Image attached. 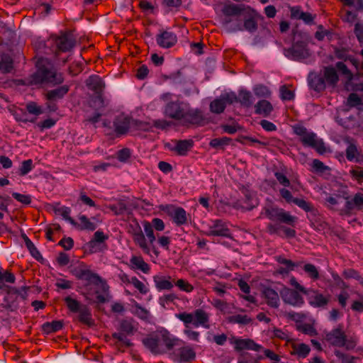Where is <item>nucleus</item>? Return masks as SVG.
<instances>
[{"instance_id": "nucleus-1", "label": "nucleus", "mask_w": 363, "mask_h": 363, "mask_svg": "<svg viewBox=\"0 0 363 363\" xmlns=\"http://www.w3.org/2000/svg\"><path fill=\"white\" fill-rule=\"evenodd\" d=\"M175 316L184 323V334L190 340L199 342L200 336L199 332L192 330L191 326L194 328L202 327L205 329H209L211 327V315L202 308H196L191 313H179Z\"/></svg>"}, {"instance_id": "nucleus-2", "label": "nucleus", "mask_w": 363, "mask_h": 363, "mask_svg": "<svg viewBox=\"0 0 363 363\" xmlns=\"http://www.w3.org/2000/svg\"><path fill=\"white\" fill-rule=\"evenodd\" d=\"M173 96L170 93H164L160 96V100L166 104L164 115L175 120L185 119L194 123H198L201 118V113L191 109L189 104L186 103L174 100Z\"/></svg>"}, {"instance_id": "nucleus-3", "label": "nucleus", "mask_w": 363, "mask_h": 363, "mask_svg": "<svg viewBox=\"0 0 363 363\" xmlns=\"http://www.w3.org/2000/svg\"><path fill=\"white\" fill-rule=\"evenodd\" d=\"M177 341L167 330L152 333L142 340L144 346L154 354L162 353L164 346L169 350H172Z\"/></svg>"}, {"instance_id": "nucleus-4", "label": "nucleus", "mask_w": 363, "mask_h": 363, "mask_svg": "<svg viewBox=\"0 0 363 363\" xmlns=\"http://www.w3.org/2000/svg\"><path fill=\"white\" fill-rule=\"evenodd\" d=\"M137 330L133 320L125 319L120 321L118 331L111 335L114 340L113 346L121 352H124L125 348L133 347V344L128 337L133 335Z\"/></svg>"}, {"instance_id": "nucleus-5", "label": "nucleus", "mask_w": 363, "mask_h": 363, "mask_svg": "<svg viewBox=\"0 0 363 363\" xmlns=\"http://www.w3.org/2000/svg\"><path fill=\"white\" fill-rule=\"evenodd\" d=\"M247 8L234 4L226 5L223 9V25L228 32L242 30V17H245Z\"/></svg>"}, {"instance_id": "nucleus-6", "label": "nucleus", "mask_w": 363, "mask_h": 363, "mask_svg": "<svg viewBox=\"0 0 363 363\" xmlns=\"http://www.w3.org/2000/svg\"><path fill=\"white\" fill-rule=\"evenodd\" d=\"M325 339L330 345L337 347H343L347 351L354 350L358 343L357 336L347 337L341 325L326 333Z\"/></svg>"}, {"instance_id": "nucleus-7", "label": "nucleus", "mask_w": 363, "mask_h": 363, "mask_svg": "<svg viewBox=\"0 0 363 363\" xmlns=\"http://www.w3.org/2000/svg\"><path fill=\"white\" fill-rule=\"evenodd\" d=\"M38 71L35 74V82H48L60 84L63 82V77L60 73H57L52 65L47 60L41 59L38 62Z\"/></svg>"}, {"instance_id": "nucleus-8", "label": "nucleus", "mask_w": 363, "mask_h": 363, "mask_svg": "<svg viewBox=\"0 0 363 363\" xmlns=\"http://www.w3.org/2000/svg\"><path fill=\"white\" fill-rule=\"evenodd\" d=\"M294 130L305 145L312 147L320 155L330 152L329 147L325 145L322 139L318 138L316 134L308 130L303 126H295Z\"/></svg>"}, {"instance_id": "nucleus-9", "label": "nucleus", "mask_w": 363, "mask_h": 363, "mask_svg": "<svg viewBox=\"0 0 363 363\" xmlns=\"http://www.w3.org/2000/svg\"><path fill=\"white\" fill-rule=\"evenodd\" d=\"M64 300L67 308L72 313H78V320L81 323L89 327L94 325L91 309L86 305L82 304L77 299L70 296L65 297Z\"/></svg>"}, {"instance_id": "nucleus-10", "label": "nucleus", "mask_w": 363, "mask_h": 363, "mask_svg": "<svg viewBox=\"0 0 363 363\" xmlns=\"http://www.w3.org/2000/svg\"><path fill=\"white\" fill-rule=\"evenodd\" d=\"M291 284L298 291L308 296V303L313 307L325 308L330 301V295L324 296L318 291L306 289L298 283L295 278L291 279Z\"/></svg>"}, {"instance_id": "nucleus-11", "label": "nucleus", "mask_w": 363, "mask_h": 363, "mask_svg": "<svg viewBox=\"0 0 363 363\" xmlns=\"http://www.w3.org/2000/svg\"><path fill=\"white\" fill-rule=\"evenodd\" d=\"M88 282V284L100 285L102 294L96 291V303H104L109 300V286L98 274L92 272L90 268L86 271V275H83L82 279Z\"/></svg>"}, {"instance_id": "nucleus-12", "label": "nucleus", "mask_w": 363, "mask_h": 363, "mask_svg": "<svg viewBox=\"0 0 363 363\" xmlns=\"http://www.w3.org/2000/svg\"><path fill=\"white\" fill-rule=\"evenodd\" d=\"M128 233L131 235L135 245L138 247L144 254H150V247L147 242L142 228L136 218H133L130 220L128 227Z\"/></svg>"}, {"instance_id": "nucleus-13", "label": "nucleus", "mask_w": 363, "mask_h": 363, "mask_svg": "<svg viewBox=\"0 0 363 363\" xmlns=\"http://www.w3.org/2000/svg\"><path fill=\"white\" fill-rule=\"evenodd\" d=\"M267 217L272 221H278L291 226H294L297 220L296 216H291L282 208H270L266 210Z\"/></svg>"}, {"instance_id": "nucleus-14", "label": "nucleus", "mask_w": 363, "mask_h": 363, "mask_svg": "<svg viewBox=\"0 0 363 363\" xmlns=\"http://www.w3.org/2000/svg\"><path fill=\"white\" fill-rule=\"evenodd\" d=\"M86 84L90 90L99 94L93 101L95 106L97 108H102L104 106V100L100 94L103 91L105 84L101 78L96 75L91 76L86 79Z\"/></svg>"}, {"instance_id": "nucleus-15", "label": "nucleus", "mask_w": 363, "mask_h": 363, "mask_svg": "<svg viewBox=\"0 0 363 363\" xmlns=\"http://www.w3.org/2000/svg\"><path fill=\"white\" fill-rule=\"evenodd\" d=\"M161 209L172 218L173 222L177 225L181 226L188 223L189 215L183 208L174 205H166L162 206Z\"/></svg>"}, {"instance_id": "nucleus-16", "label": "nucleus", "mask_w": 363, "mask_h": 363, "mask_svg": "<svg viewBox=\"0 0 363 363\" xmlns=\"http://www.w3.org/2000/svg\"><path fill=\"white\" fill-rule=\"evenodd\" d=\"M236 101L237 96L234 92L223 93L211 103V111L215 113H220L224 111L226 104H231Z\"/></svg>"}, {"instance_id": "nucleus-17", "label": "nucleus", "mask_w": 363, "mask_h": 363, "mask_svg": "<svg viewBox=\"0 0 363 363\" xmlns=\"http://www.w3.org/2000/svg\"><path fill=\"white\" fill-rule=\"evenodd\" d=\"M50 41L56 47V50L62 52L70 50L75 45V40L72 33H62L59 36L52 37Z\"/></svg>"}, {"instance_id": "nucleus-18", "label": "nucleus", "mask_w": 363, "mask_h": 363, "mask_svg": "<svg viewBox=\"0 0 363 363\" xmlns=\"http://www.w3.org/2000/svg\"><path fill=\"white\" fill-rule=\"evenodd\" d=\"M284 55L293 60H301L309 57L310 53L303 43H296L292 48L285 49Z\"/></svg>"}, {"instance_id": "nucleus-19", "label": "nucleus", "mask_w": 363, "mask_h": 363, "mask_svg": "<svg viewBox=\"0 0 363 363\" xmlns=\"http://www.w3.org/2000/svg\"><path fill=\"white\" fill-rule=\"evenodd\" d=\"M298 291L283 288L280 291V296L283 301L294 306H301L304 303L303 298L298 294Z\"/></svg>"}, {"instance_id": "nucleus-20", "label": "nucleus", "mask_w": 363, "mask_h": 363, "mask_svg": "<svg viewBox=\"0 0 363 363\" xmlns=\"http://www.w3.org/2000/svg\"><path fill=\"white\" fill-rule=\"evenodd\" d=\"M335 67L338 71L345 77V85L347 88L351 86L354 91H363V82L352 84V81L355 75L352 73V72L347 68L344 62H338L336 63Z\"/></svg>"}, {"instance_id": "nucleus-21", "label": "nucleus", "mask_w": 363, "mask_h": 363, "mask_svg": "<svg viewBox=\"0 0 363 363\" xmlns=\"http://www.w3.org/2000/svg\"><path fill=\"white\" fill-rule=\"evenodd\" d=\"M207 235L228 238L230 235V233L225 222L222 220H216L213 221V224L209 226Z\"/></svg>"}, {"instance_id": "nucleus-22", "label": "nucleus", "mask_w": 363, "mask_h": 363, "mask_svg": "<svg viewBox=\"0 0 363 363\" xmlns=\"http://www.w3.org/2000/svg\"><path fill=\"white\" fill-rule=\"evenodd\" d=\"M157 45L162 48H169L177 42V35L170 31L164 30L156 37Z\"/></svg>"}, {"instance_id": "nucleus-23", "label": "nucleus", "mask_w": 363, "mask_h": 363, "mask_svg": "<svg viewBox=\"0 0 363 363\" xmlns=\"http://www.w3.org/2000/svg\"><path fill=\"white\" fill-rule=\"evenodd\" d=\"M262 296L266 303L273 308H277L279 306V296L278 293L270 287H265L262 291Z\"/></svg>"}, {"instance_id": "nucleus-24", "label": "nucleus", "mask_w": 363, "mask_h": 363, "mask_svg": "<svg viewBox=\"0 0 363 363\" xmlns=\"http://www.w3.org/2000/svg\"><path fill=\"white\" fill-rule=\"evenodd\" d=\"M258 14L254 10L247 7L245 12L244 24H242V30L245 28L249 32H254L257 29V17Z\"/></svg>"}, {"instance_id": "nucleus-25", "label": "nucleus", "mask_w": 363, "mask_h": 363, "mask_svg": "<svg viewBox=\"0 0 363 363\" xmlns=\"http://www.w3.org/2000/svg\"><path fill=\"white\" fill-rule=\"evenodd\" d=\"M308 79L311 87L317 91H323L327 86L321 72L320 74L310 73Z\"/></svg>"}, {"instance_id": "nucleus-26", "label": "nucleus", "mask_w": 363, "mask_h": 363, "mask_svg": "<svg viewBox=\"0 0 363 363\" xmlns=\"http://www.w3.org/2000/svg\"><path fill=\"white\" fill-rule=\"evenodd\" d=\"M320 72H322L327 86L335 87L337 85L339 81V77L333 67H325Z\"/></svg>"}, {"instance_id": "nucleus-27", "label": "nucleus", "mask_w": 363, "mask_h": 363, "mask_svg": "<svg viewBox=\"0 0 363 363\" xmlns=\"http://www.w3.org/2000/svg\"><path fill=\"white\" fill-rule=\"evenodd\" d=\"M153 281L158 291L171 290L174 287V283L170 276L155 275L153 277Z\"/></svg>"}, {"instance_id": "nucleus-28", "label": "nucleus", "mask_w": 363, "mask_h": 363, "mask_svg": "<svg viewBox=\"0 0 363 363\" xmlns=\"http://www.w3.org/2000/svg\"><path fill=\"white\" fill-rule=\"evenodd\" d=\"M235 349L238 351L243 350H252L258 352L261 350L262 346L255 343L250 339H237L234 342Z\"/></svg>"}, {"instance_id": "nucleus-29", "label": "nucleus", "mask_w": 363, "mask_h": 363, "mask_svg": "<svg viewBox=\"0 0 363 363\" xmlns=\"http://www.w3.org/2000/svg\"><path fill=\"white\" fill-rule=\"evenodd\" d=\"M130 118L124 116H119L114 121L115 130L118 134L126 133L130 127Z\"/></svg>"}, {"instance_id": "nucleus-30", "label": "nucleus", "mask_w": 363, "mask_h": 363, "mask_svg": "<svg viewBox=\"0 0 363 363\" xmlns=\"http://www.w3.org/2000/svg\"><path fill=\"white\" fill-rule=\"evenodd\" d=\"M193 146L191 140H178L174 142L173 150L177 152L179 156H185Z\"/></svg>"}, {"instance_id": "nucleus-31", "label": "nucleus", "mask_w": 363, "mask_h": 363, "mask_svg": "<svg viewBox=\"0 0 363 363\" xmlns=\"http://www.w3.org/2000/svg\"><path fill=\"white\" fill-rule=\"evenodd\" d=\"M130 262L133 265V269H139L145 274H148L150 270V265L145 262L141 256H133L130 259Z\"/></svg>"}, {"instance_id": "nucleus-32", "label": "nucleus", "mask_w": 363, "mask_h": 363, "mask_svg": "<svg viewBox=\"0 0 363 363\" xmlns=\"http://www.w3.org/2000/svg\"><path fill=\"white\" fill-rule=\"evenodd\" d=\"M179 357L181 362H191L195 359L196 352L190 346H185L179 350Z\"/></svg>"}, {"instance_id": "nucleus-33", "label": "nucleus", "mask_w": 363, "mask_h": 363, "mask_svg": "<svg viewBox=\"0 0 363 363\" xmlns=\"http://www.w3.org/2000/svg\"><path fill=\"white\" fill-rule=\"evenodd\" d=\"M255 113L259 115H262L266 117L268 116L272 111V105L266 100L259 101L255 106Z\"/></svg>"}, {"instance_id": "nucleus-34", "label": "nucleus", "mask_w": 363, "mask_h": 363, "mask_svg": "<svg viewBox=\"0 0 363 363\" xmlns=\"http://www.w3.org/2000/svg\"><path fill=\"white\" fill-rule=\"evenodd\" d=\"M310 347L308 345L304 343H298L292 345V350L291 354L296 355L301 358H305L310 352Z\"/></svg>"}, {"instance_id": "nucleus-35", "label": "nucleus", "mask_w": 363, "mask_h": 363, "mask_svg": "<svg viewBox=\"0 0 363 363\" xmlns=\"http://www.w3.org/2000/svg\"><path fill=\"white\" fill-rule=\"evenodd\" d=\"M345 206L349 211H351L354 208L362 210L363 208V194H356L352 200H348L346 202Z\"/></svg>"}, {"instance_id": "nucleus-36", "label": "nucleus", "mask_w": 363, "mask_h": 363, "mask_svg": "<svg viewBox=\"0 0 363 363\" xmlns=\"http://www.w3.org/2000/svg\"><path fill=\"white\" fill-rule=\"evenodd\" d=\"M13 69V59L9 54H4L0 59V71L4 73L11 72Z\"/></svg>"}, {"instance_id": "nucleus-37", "label": "nucleus", "mask_w": 363, "mask_h": 363, "mask_svg": "<svg viewBox=\"0 0 363 363\" xmlns=\"http://www.w3.org/2000/svg\"><path fill=\"white\" fill-rule=\"evenodd\" d=\"M142 225L146 235L145 238L147 242L150 247L153 245L154 242L156 240V236L154 233V228L152 227V225L150 223V222L147 220H143Z\"/></svg>"}, {"instance_id": "nucleus-38", "label": "nucleus", "mask_w": 363, "mask_h": 363, "mask_svg": "<svg viewBox=\"0 0 363 363\" xmlns=\"http://www.w3.org/2000/svg\"><path fill=\"white\" fill-rule=\"evenodd\" d=\"M64 325L62 320H53L52 322H46L43 325V330L47 333H52L60 330Z\"/></svg>"}, {"instance_id": "nucleus-39", "label": "nucleus", "mask_w": 363, "mask_h": 363, "mask_svg": "<svg viewBox=\"0 0 363 363\" xmlns=\"http://www.w3.org/2000/svg\"><path fill=\"white\" fill-rule=\"evenodd\" d=\"M90 267L84 262H79L77 265L73 267L70 272L78 280L82 279L83 275H86V271Z\"/></svg>"}, {"instance_id": "nucleus-40", "label": "nucleus", "mask_w": 363, "mask_h": 363, "mask_svg": "<svg viewBox=\"0 0 363 363\" xmlns=\"http://www.w3.org/2000/svg\"><path fill=\"white\" fill-rule=\"evenodd\" d=\"M237 101L244 106L249 107L253 103L252 95L249 91L240 90L237 96Z\"/></svg>"}, {"instance_id": "nucleus-41", "label": "nucleus", "mask_w": 363, "mask_h": 363, "mask_svg": "<svg viewBox=\"0 0 363 363\" xmlns=\"http://www.w3.org/2000/svg\"><path fill=\"white\" fill-rule=\"evenodd\" d=\"M69 90L67 85L62 86L56 89L51 90L47 93V99L49 100H56L62 98Z\"/></svg>"}, {"instance_id": "nucleus-42", "label": "nucleus", "mask_w": 363, "mask_h": 363, "mask_svg": "<svg viewBox=\"0 0 363 363\" xmlns=\"http://www.w3.org/2000/svg\"><path fill=\"white\" fill-rule=\"evenodd\" d=\"M80 224H78V227L81 230H94L96 229V225L91 222L90 220L84 215H81L79 217Z\"/></svg>"}, {"instance_id": "nucleus-43", "label": "nucleus", "mask_w": 363, "mask_h": 363, "mask_svg": "<svg viewBox=\"0 0 363 363\" xmlns=\"http://www.w3.org/2000/svg\"><path fill=\"white\" fill-rule=\"evenodd\" d=\"M174 285L178 287V289L186 293H191L194 291V286L190 284L187 280L184 279H179L174 282Z\"/></svg>"}, {"instance_id": "nucleus-44", "label": "nucleus", "mask_w": 363, "mask_h": 363, "mask_svg": "<svg viewBox=\"0 0 363 363\" xmlns=\"http://www.w3.org/2000/svg\"><path fill=\"white\" fill-rule=\"evenodd\" d=\"M253 91L255 94L259 98H269L271 96L269 89L262 84H258L254 86Z\"/></svg>"}, {"instance_id": "nucleus-45", "label": "nucleus", "mask_w": 363, "mask_h": 363, "mask_svg": "<svg viewBox=\"0 0 363 363\" xmlns=\"http://www.w3.org/2000/svg\"><path fill=\"white\" fill-rule=\"evenodd\" d=\"M108 239V236L105 235L102 231L97 230L94 234V238L89 241L90 247L94 248L96 243L104 242Z\"/></svg>"}, {"instance_id": "nucleus-46", "label": "nucleus", "mask_w": 363, "mask_h": 363, "mask_svg": "<svg viewBox=\"0 0 363 363\" xmlns=\"http://www.w3.org/2000/svg\"><path fill=\"white\" fill-rule=\"evenodd\" d=\"M277 262L279 264L285 265V268L289 269V271H293L295 268V267L301 265L303 262H294L291 259H286L283 256H277L275 257Z\"/></svg>"}, {"instance_id": "nucleus-47", "label": "nucleus", "mask_w": 363, "mask_h": 363, "mask_svg": "<svg viewBox=\"0 0 363 363\" xmlns=\"http://www.w3.org/2000/svg\"><path fill=\"white\" fill-rule=\"evenodd\" d=\"M334 354L341 363H354V359H356L355 357L345 353L338 349L334 350Z\"/></svg>"}, {"instance_id": "nucleus-48", "label": "nucleus", "mask_w": 363, "mask_h": 363, "mask_svg": "<svg viewBox=\"0 0 363 363\" xmlns=\"http://www.w3.org/2000/svg\"><path fill=\"white\" fill-rule=\"evenodd\" d=\"M179 299L177 295L174 293L164 294L159 298V303L162 307L165 308L171 303H174L175 300Z\"/></svg>"}, {"instance_id": "nucleus-49", "label": "nucleus", "mask_w": 363, "mask_h": 363, "mask_svg": "<svg viewBox=\"0 0 363 363\" xmlns=\"http://www.w3.org/2000/svg\"><path fill=\"white\" fill-rule=\"evenodd\" d=\"M229 322L241 325H247L252 322V319L247 315L237 314L229 318Z\"/></svg>"}, {"instance_id": "nucleus-50", "label": "nucleus", "mask_w": 363, "mask_h": 363, "mask_svg": "<svg viewBox=\"0 0 363 363\" xmlns=\"http://www.w3.org/2000/svg\"><path fill=\"white\" fill-rule=\"evenodd\" d=\"M55 212L59 213L65 219L68 220L72 225H77V223L69 216L71 210L69 207L62 206L55 209Z\"/></svg>"}, {"instance_id": "nucleus-51", "label": "nucleus", "mask_w": 363, "mask_h": 363, "mask_svg": "<svg viewBox=\"0 0 363 363\" xmlns=\"http://www.w3.org/2000/svg\"><path fill=\"white\" fill-rule=\"evenodd\" d=\"M294 203L306 212H311L313 210V206L311 202L306 201L303 199L295 198Z\"/></svg>"}, {"instance_id": "nucleus-52", "label": "nucleus", "mask_w": 363, "mask_h": 363, "mask_svg": "<svg viewBox=\"0 0 363 363\" xmlns=\"http://www.w3.org/2000/svg\"><path fill=\"white\" fill-rule=\"evenodd\" d=\"M303 270L311 279L316 280L319 278V272L314 264H306L303 266Z\"/></svg>"}, {"instance_id": "nucleus-53", "label": "nucleus", "mask_w": 363, "mask_h": 363, "mask_svg": "<svg viewBox=\"0 0 363 363\" xmlns=\"http://www.w3.org/2000/svg\"><path fill=\"white\" fill-rule=\"evenodd\" d=\"M298 330L304 334L308 335L311 337L315 336L318 334L316 329L309 323H303L299 325Z\"/></svg>"}, {"instance_id": "nucleus-54", "label": "nucleus", "mask_w": 363, "mask_h": 363, "mask_svg": "<svg viewBox=\"0 0 363 363\" xmlns=\"http://www.w3.org/2000/svg\"><path fill=\"white\" fill-rule=\"evenodd\" d=\"M229 141L230 140L226 137L215 138L210 142V145L217 149H223L229 143Z\"/></svg>"}, {"instance_id": "nucleus-55", "label": "nucleus", "mask_w": 363, "mask_h": 363, "mask_svg": "<svg viewBox=\"0 0 363 363\" xmlns=\"http://www.w3.org/2000/svg\"><path fill=\"white\" fill-rule=\"evenodd\" d=\"M292 16L295 18L302 19L304 22L310 23L313 21V17L308 13L292 10Z\"/></svg>"}, {"instance_id": "nucleus-56", "label": "nucleus", "mask_w": 363, "mask_h": 363, "mask_svg": "<svg viewBox=\"0 0 363 363\" xmlns=\"http://www.w3.org/2000/svg\"><path fill=\"white\" fill-rule=\"evenodd\" d=\"M131 284L134 286L135 289H137L139 292L142 294H146L148 292V289L146 286L140 281L136 277H131Z\"/></svg>"}, {"instance_id": "nucleus-57", "label": "nucleus", "mask_w": 363, "mask_h": 363, "mask_svg": "<svg viewBox=\"0 0 363 363\" xmlns=\"http://www.w3.org/2000/svg\"><path fill=\"white\" fill-rule=\"evenodd\" d=\"M135 314L142 320H147L150 318V312L139 304L135 306Z\"/></svg>"}, {"instance_id": "nucleus-58", "label": "nucleus", "mask_w": 363, "mask_h": 363, "mask_svg": "<svg viewBox=\"0 0 363 363\" xmlns=\"http://www.w3.org/2000/svg\"><path fill=\"white\" fill-rule=\"evenodd\" d=\"M12 196L18 202L25 204L29 205L31 203V196L30 195L22 194L16 192H13L12 194Z\"/></svg>"}, {"instance_id": "nucleus-59", "label": "nucleus", "mask_w": 363, "mask_h": 363, "mask_svg": "<svg viewBox=\"0 0 363 363\" xmlns=\"http://www.w3.org/2000/svg\"><path fill=\"white\" fill-rule=\"evenodd\" d=\"M33 168L32 160H24L19 167V175L27 174Z\"/></svg>"}, {"instance_id": "nucleus-60", "label": "nucleus", "mask_w": 363, "mask_h": 363, "mask_svg": "<svg viewBox=\"0 0 363 363\" xmlns=\"http://www.w3.org/2000/svg\"><path fill=\"white\" fill-rule=\"evenodd\" d=\"M27 248L28 249L31 255L37 260H40L43 259L40 252L36 248L33 242L30 240H28L27 241Z\"/></svg>"}, {"instance_id": "nucleus-61", "label": "nucleus", "mask_w": 363, "mask_h": 363, "mask_svg": "<svg viewBox=\"0 0 363 363\" xmlns=\"http://www.w3.org/2000/svg\"><path fill=\"white\" fill-rule=\"evenodd\" d=\"M312 167L315 172L320 174L324 173L330 169V168L325 166L320 160H314Z\"/></svg>"}, {"instance_id": "nucleus-62", "label": "nucleus", "mask_w": 363, "mask_h": 363, "mask_svg": "<svg viewBox=\"0 0 363 363\" xmlns=\"http://www.w3.org/2000/svg\"><path fill=\"white\" fill-rule=\"evenodd\" d=\"M359 156L357 147L354 144H350L347 148V159H357Z\"/></svg>"}, {"instance_id": "nucleus-63", "label": "nucleus", "mask_w": 363, "mask_h": 363, "mask_svg": "<svg viewBox=\"0 0 363 363\" xmlns=\"http://www.w3.org/2000/svg\"><path fill=\"white\" fill-rule=\"evenodd\" d=\"M347 102L350 106H356L362 104V99L357 94L352 93L349 95Z\"/></svg>"}, {"instance_id": "nucleus-64", "label": "nucleus", "mask_w": 363, "mask_h": 363, "mask_svg": "<svg viewBox=\"0 0 363 363\" xmlns=\"http://www.w3.org/2000/svg\"><path fill=\"white\" fill-rule=\"evenodd\" d=\"M350 174L358 182H363V169L355 167L350 170Z\"/></svg>"}]
</instances>
